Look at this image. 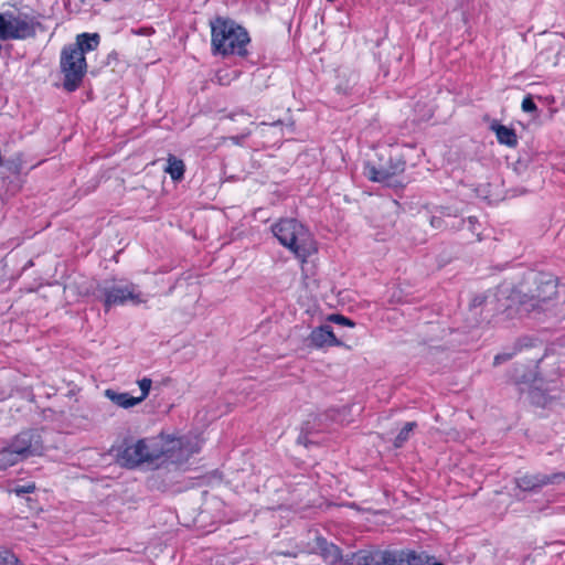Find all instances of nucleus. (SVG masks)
I'll return each instance as SVG.
<instances>
[{"label": "nucleus", "instance_id": "1", "mask_svg": "<svg viewBox=\"0 0 565 565\" xmlns=\"http://www.w3.org/2000/svg\"><path fill=\"white\" fill-rule=\"evenodd\" d=\"M199 450L200 443L196 438L160 434L127 445L118 455V460L128 468H135L142 463L157 467L163 465L180 467Z\"/></svg>", "mask_w": 565, "mask_h": 565}, {"label": "nucleus", "instance_id": "2", "mask_svg": "<svg viewBox=\"0 0 565 565\" xmlns=\"http://www.w3.org/2000/svg\"><path fill=\"white\" fill-rule=\"evenodd\" d=\"M274 236L279 243L305 262L317 252L312 235L295 218H282L271 226Z\"/></svg>", "mask_w": 565, "mask_h": 565}, {"label": "nucleus", "instance_id": "3", "mask_svg": "<svg viewBox=\"0 0 565 565\" xmlns=\"http://www.w3.org/2000/svg\"><path fill=\"white\" fill-rule=\"evenodd\" d=\"M212 46L215 52L225 54L246 53V45L249 38L245 29L237 25L234 21L223 18H216L211 22Z\"/></svg>", "mask_w": 565, "mask_h": 565}, {"label": "nucleus", "instance_id": "4", "mask_svg": "<svg viewBox=\"0 0 565 565\" xmlns=\"http://www.w3.org/2000/svg\"><path fill=\"white\" fill-rule=\"evenodd\" d=\"M301 552L319 554L322 559L331 565H384L374 561L371 553L366 551L353 554L350 563H344L339 548L334 544L327 542L316 530L308 532V541L302 543Z\"/></svg>", "mask_w": 565, "mask_h": 565}, {"label": "nucleus", "instance_id": "5", "mask_svg": "<svg viewBox=\"0 0 565 565\" xmlns=\"http://www.w3.org/2000/svg\"><path fill=\"white\" fill-rule=\"evenodd\" d=\"M376 156L377 161L365 163L364 175L373 182L393 184V179L404 172L405 160L399 153H394L391 149H383Z\"/></svg>", "mask_w": 565, "mask_h": 565}, {"label": "nucleus", "instance_id": "6", "mask_svg": "<svg viewBox=\"0 0 565 565\" xmlns=\"http://www.w3.org/2000/svg\"><path fill=\"white\" fill-rule=\"evenodd\" d=\"M40 22L26 13H0V40H26L35 36Z\"/></svg>", "mask_w": 565, "mask_h": 565}, {"label": "nucleus", "instance_id": "7", "mask_svg": "<svg viewBox=\"0 0 565 565\" xmlns=\"http://www.w3.org/2000/svg\"><path fill=\"white\" fill-rule=\"evenodd\" d=\"M60 67L64 76V88L68 92L76 90L87 71L86 57L82 56V51L77 47L64 46L61 52Z\"/></svg>", "mask_w": 565, "mask_h": 565}, {"label": "nucleus", "instance_id": "8", "mask_svg": "<svg viewBox=\"0 0 565 565\" xmlns=\"http://www.w3.org/2000/svg\"><path fill=\"white\" fill-rule=\"evenodd\" d=\"M104 295V305L109 308L111 306H125L131 303L134 306L147 301V295L139 290V287L131 282L113 281L105 282L100 288Z\"/></svg>", "mask_w": 565, "mask_h": 565}, {"label": "nucleus", "instance_id": "9", "mask_svg": "<svg viewBox=\"0 0 565 565\" xmlns=\"http://www.w3.org/2000/svg\"><path fill=\"white\" fill-rule=\"evenodd\" d=\"M556 295V284L553 279L541 278L537 282L535 294L531 296L514 294L512 300L518 299L519 310L530 313L536 309H542L543 305L550 301Z\"/></svg>", "mask_w": 565, "mask_h": 565}, {"label": "nucleus", "instance_id": "10", "mask_svg": "<svg viewBox=\"0 0 565 565\" xmlns=\"http://www.w3.org/2000/svg\"><path fill=\"white\" fill-rule=\"evenodd\" d=\"M8 447L23 461L32 456H41L44 451L43 440L38 430H23L12 438Z\"/></svg>", "mask_w": 565, "mask_h": 565}, {"label": "nucleus", "instance_id": "11", "mask_svg": "<svg viewBox=\"0 0 565 565\" xmlns=\"http://www.w3.org/2000/svg\"><path fill=\"white\" fill-rule=\"evenodd\" d=\"M385 565H426L429 557L424 552H386L382 557Z\"/></svg>", "mask_w": 565, "mask_h": 565}, {"label": "nucleus", "instance_id": "12", "mask_svg": "<svg viewBox=\"0 0 565 565\" xmlns=\"http://www.w3.org/2000/svg\"><path fill=\"white\" fill-rule=\"evenodd\" d=\"M564 476L562 473H553V475H544V473H535V475H524L516 479V486L519 489L523 491H533L537 490L544 486L555 483L558 480L563 479Z\"/></svg>", "mask_w": 565, "mask_h": 565}, {"label": "nucleus", "instance_id": "13", "mask_svg": "<svg viewBox=\"0 0 565 565\" xmlns=\"http://www.w3.org/2000/svg\"><path fill=\"white\" fill-rule=\"evenodd\" d=\"M309 341L312 347L318 349L339 344L330 326L313 329L309 335Z\"/></svg>", "mask_w": 565, "mask_h": 565}, {"label": "nucleus", "instance_id": "14", "mask_svg": "<svg viewBox=\"0 0 565 565\" xmlns=\"http://www.w3.org/2000/svg\"><path fill=\"white\" fill-rule=\"evenodd\" d=\"M99 35L97 33H81L76 36L75 43L68 44V47H77L82 51V56L97 49Z\"/></svg>", "mask_w": 565, "mask_h": 565}, {"label": "nucleus", "instance_id": "15", "mask_svg": "<svg viewBox=\"0 0 565 565\" xmlns=\"http://www.w3.org/2000/svg\"><path fill=\"white\" fill-rule=\"evenodd\" d=\"M105 396L114 404L122 408H130L140 404V398L130 396L128 393H118L110 388L105 391Z\"/></svg>", "mask_w": 565, "mask_h": 565}, {"label": "nucleus", "instance_id": "16", "mask_svg": "<svg viewBox=\"0 0 565 565\" xmlns=\"http://www.w3.org/2000/svg\"><path fill=\"white\" fill-rule=\"evenodd\" d=\"M492 129L494 130L497 139L500 143L509 147L516 146L518 139L513 129L503 125L492 126Z\"/></svg>", "mask_w": 565, "mask_h": 565}, {"label": "nucleus", "instance_id": "17", "mask_svg": "<svg viewBox=\"0 0 565 565\" xmlns=\"http://www.w3.org/2000/svg\"><path fill=\"white\" fill-rule=\"evenodd\" d=\"M168 164L164 168V171L171 177L173 181H180L184 175V163L181 159L170 154L168 157Z\"/></svg>", "mask_w": 565, "mask_h": 565}, {"label": "nucleus", "instance_id": "18", "mask_svg": "<svg viewBox=\"0 0 565 565\" xmlns=\"http://www.w3.org/2000/svg\"><path fill=\"white\" fill-rule=\"evenodd\" d=\"M19 462H21V460L8 446L0 450V471L6 470Z\"/></svg>", "mask_w": 565, "mask_h": 565}, {"label": "nucleus", "instance_id": "19", "mask_svg": "<svg viewBox=\"0 0 565 565\" xmlns=\"http://www.w3.org/2000/svg\"><path fill=\"white\" fill-rule=\"evenodd\" d=\"M415 427H416L415 422L406 423L405 426L401 429V431L396 436V438L394 440V446L397 448L402 447L404 445V443L408 440L411 433L414 430Z\"/></svg>", "mask_w": 565, "mask_h": 565}, {"label": "nucleus", "instance_id": "20", "mask_svg": "<svg viewBox=\"0 0 565 565\" xmlns=\"http://www.w3.org/2000/svg\"><path fill=\"white\" fill-rule=\"evenodd\" d=\"M0 564L20 565L19 558L9 550L0 547Z\"/></svg>", "mask_w": 565, "mask_h": 565}, {"label": "nucleus", "instance_id": "21", "mask_svg": "<svg viewBox=\"0 0 565 565\" xmlns=\"http://www.w3.org/2000/svg\"><path fill=\"white\" fill-rule=\"evenodd\" d=\"M152 381L148 377H143L138 381V386L141 391V395L137 398H140V403L147 398L151 388Z\"/></svg>", "mask_w": 565, "mask_h": 565}, {"label": "nucleus", "instance_id": "22", "mask_svg": "<svg viewBox=\"0 0 565 565\" xmlns=\"http://www.w3.org/2000/svg\"><path fill=\"white\" fill-rule=\"evenodd\" d=\"M35 490L34 483H28L24 486H18L11 490V492L15 493L18 497L23 495L25 493H32Z\"/></svg>", "mask_w": 565, "mask_h": 565}, {"label": "nucleus", "instance_id": "23", "mask_svg": "<svg viewBox=\"0 0 565 565\" xmlns=\"http://www.w3.org/2000/svg\"><path fill=\"white\" fill-rule=\"evenodd\" d=\"M521 107L524 113H533L536 110V105L531 96H526L522 100Z\"/></svg>", "mask_w": 565, "mask_h": 565}, {"label": "nucleus", "instance_id": "24", "mask_svg": "<svg viewBox=\"0 0 565 565\" xmlns=\"http://www.w3.org/2000/svg\"><path fill=\"white\" fill-rule=\"evenodd\" d=\"M330 320L334 321V322H337L339 324H343V326H349V327H353L354 326V323L351 320H349L348 318H345V317H343L341 315H332L330 317Z\"/></svg>", "mask_w": 565, "mask_h": 565}, {"label": "nucleus", "instance_id": "25", "mask_svg": "<svg viewBox=\"0 0 565 565\" xmlns=\"http://www.w3.org/2000/svg\"><path fill=\"white\" fill-rule=\"evenodd\" d=\"M499 360H500V355H497V356L494 358V364H498V363H499Z\"/></svg>", "mask_w": 565, "mask_h": 565}]
</instances>
